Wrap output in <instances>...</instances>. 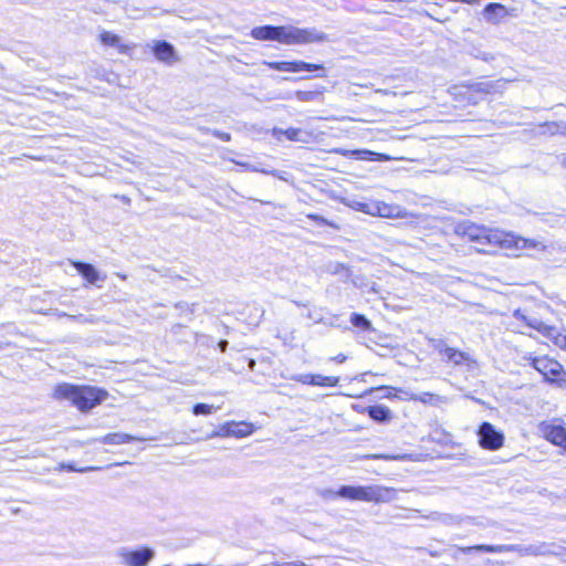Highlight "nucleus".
I'll list each match as a JSON object with an SVG mask.
<instances>
[{
    "label": "nucleus",
    "instance_id": "412c9836",
    "mask_svg": "<svg viewBox=\"0 0 566 566\" xmlns=\"http://www.w3.org/2000/svg\"><path fill=\"white\" fill-rule=\"evenodd\" d=\"M429 520L433 522H438L444 525H457L460 524V518L457 515L432 512L429 516Z\"/></svg>",
    "mask_w": 566,
    "mask_h": 566
},
{
    "label": "nucleus",
    "instance_id": "aec40b11",
    "mask_svg": "<svg viewBox=\"0 0 566 566\" xmlns=\"http://www.w3.org/2000/svg\"><path fill=\"white\" fill-rule=\"evenodd\" d=\"M368 415L378 422H386L391 419V411L385 406H373L368 408Z\"/></svg>",
    "mask_w": 566,
    "mask_h": 566
},
{
    "label": "nucleus",
    "instance_id": "79ce46f5",
    "mask_svg": "<svg viewBox=\"0 0 566 566\" xmlns=\"http://www.w3.org/2000/svg\"><path fill=\"white\" fill-rule=\"evenodd\" d=\"M560 165L566 168V156H563L560 159Z\"/></svg>",
    "mask_w": 566,
    "mask_h": 566
},
{
    "label": "nucleus",
    "instance_id": "a878e982",
    "mask_svg": "<svg viewBox=\"0 0 566 566\" xmlns=\"http://www.w3.org/2000/svg\"><path fill=\"white\" fill-rule=\"evenodd\" d=\"M99 468H96V467L77 468V467H75L73 464L61 463L59 465L57 470H60V471L67 470V471H71V472H91V471H96Z\"/></svg>",
    "mask_w": 566,
    "mask_h": 566
},
{
    "label": "nucleus",
    "instance_id": "58836bf2",
    "mask_svg": "<svg viewBox=\"0 0 566 566\" xmlns=\"http://www.w3.org/2000/svg\"><path fill=\"white\" fill-rule=\"evenodd\" d=\"M333 360L337 363H344L346 360V356L343 354L337 355L336 357L332 358Z\"/></svg>",
    "mask_w": 566,
    "mask_h": 566
},
{
    "label": "nucleus",
    "instance_id": "f8f14e48",
    "mask_svg": "<svg viewBox=\"0 0 566 566\" xmlns=\"http://www.w3.org/2000/svg\"><path fill=\"white\" fill-rule=\"evenodd\" d=\"M434 349L438 350L439 354L443 355L449 363H452L455 366L470 365L474 363V360L469 356V354L449 347L442 342H438L434 345Z\"/></svg>",
    "mask_w": 566,
    "mask_h": 566
},
{
    "label": "nucleus",
    "instance_id": "ea45409f",
    "mask_svg": "<svg viewBox=\"0 0 566 566\" xmlns=\"http://www.w3.org/2000/svg\"><path fill=\"white\" fill-rule=\"evenodd\" d=\"M227 346H228V342L227 340H221L219 343V347H220L221 352H226Z\"/></svg>",
    "mask_w": 566,
    "mask_h": 566
},
{
    "label": "nucleus",
    "instance_id": "4c0bfd02",
    "mask_svg": "<svg viewBox=\"0 0 566 566\" xmlns=\"http://www.w3.org/2000/svg\"><path fill=\"white\" fill-rule=\"evenodd\" d=\"M219 138L226 140V142H229L230 140V134L228 133H217L216 134Z\"/></svg>",
    "mask_w": 566,
    "mask_h": 566
},
{
    "label": "nucleus",
    "instance_id": "1a4fd4ad",
    "mask_svg": "<svg viewBox=\"0 0 566 566\" xmlns=\"http://www.w3.org/2000/svg\"><path fill=\"white\" fill-rule=\"evenodd\" d=\"M479 443L483 449L499 450L504 442V434L490 422H483L478 431Z\"/></svg>",
    "mask_w": 566,
    "mask_h": 566
},
{
    "label": "nucleus",
    "instance_id": "bb28decb",
    "mask_svg": "<svg viewBox=\"0 0 566 566\" xmlns=\"http://www.w3.org/2000/svg\"><path fill=\"white\" fill-rule=\"evenodd\" d=\"M547 130L554 135V134H562V135H565L566 136V123L564 122H560V123H551V124H547Z\"/></svg>",
    "mask_w": 566,
    "mask_h": 566
},
{
    "label": "nucleus",
    "instance_id": "72a5a7b5",
    "mask_svg": "<svg viewBox=\"0 0 566 566\" xmlns=\"http://www.w3.org/2000/svg\"><path fill=\"white\" fill-rule=\"evenodd\" d=\"M365 458L382 459V460H398L400 457L399 455H389V454H369V455H366Z\"/></svg>",
    "mask_w": 566,
    "mask_h": 566
},
{
    "label": "nucleus",
    "instance_id": "7c9ffc66",
    "mask_svg": "<svg viewBox=\"0 0 566 566\" xmlns=\"http://www.w3.org/2000/svg\"><path fill=\"white\" fill-rule=\"evenodd\" d=\"M262 174L264 175H272L281 180H284V181H290V175L285 171H280V170H269V169H265L262 170Z\"/></svg>",
    "mask_w": 566,
    "mask_h": 566
},
{
    "label": "nucleus",
    "instance_id": "2f4dec72",
    "mask_svg": "<svg viewBox=\"0 0 566 566\" xmlns=\"http://www.w3.org/2000/svg\"><path fill=\"white\" fill-rule=\"evenodd\" d=\"M307 218L317 222L318 224H325V226H329L333 228H337V226L335 223L328 221L327 219H325L324 217H322L319 214L310 213V214H307Z\"/></svg>",
    "mask_w": 566,
    "mask_h": 566
},
{
    "label": "nucleus",
    "instance_id": "5701e85b",
    "mask_svg": "<svg viewBox=\"0 0 566 566\" xmlns=\"http://www.w3.org/2000/svg\"><path fill=\"white\" fill-rule=\"evenodd\" d=\"M350 323L355 327H358L363 331L371 329V323L364 315H360V314H356V313L352 314Z\"/></svg>",
    "mask_w": 566,
    "mask_h": 566
},
{
    "label": "nucleus",
    "instance_id": "2eb2a0df",
    "mask_svg": "<svg viewBox=\"0 0 566 566\" xmlns=\"http://www.w3.org/2000/svg\"><path fill=\"white\" fill-rule=\"evenodd\" d=\"M151 50L157 60L165 63H172L178 60L174 46L166 41H155Z\"/></svg>",
    "mask_w": 566,
    "mask_h": 566
},
{
    "label": "nucleus",
    "instance_id": "9d476101",
    "mask_svg": "<svg viewBox=\"0 0 566 566\" xmlns=\"http://www.w3.org/2000/svg\"><path fill=\"white\" fill-rule=\"evenodd\" d=\"M539 431L543 437L555 446L566 449V428L560 424L542 422Z\"/></svg>",
    "mask_w": 566,
    "mask_h": 566
},
{
    "label": "nucleus",
    "instance_id": "39448f33",
    "mask_svg": "<svg viewBox=\"0 0 566 566\" xmlns=\"http://www.w3.org/2000/svg\"><path fill=\"white\" fill-rule=\"evenodd\" d=\"M335 495L353 501L387 503L396 500L397 491L382 485H344Z\"/></svg>",
    "mask_w": 566,
    "mask_h": 566
},
{
    "label": "nucleus",
    "instance_id": "f3484780",
    "mask_svg": "<svg viewBox=\"0 0 566 566\" xmlns=\"http://www.w3.org/2000/svg\"><path fill=\"white\" fill-rule=\"evenodd\" d=\"M270 67L276 69L279 71H318L321 66L308 64L305 62H275L269 63Z\"/></svg>",
    "mask_w": 566,
    "mask_h": 566
},
{
    "label": "nucleus",
    "instance_id": "a19ab883",
    "mask_svg": "<svg viewBox=\"0 0 566 566\" xmlns=\"http://www.w3.org/2000/svg\"><path fill=\"white\" fill-rule=\"evenodd\" d=\"M563 555H557L558 557L563 558L564 562H566V547L559 546Z\"/></svg>",
    "mask_w": 566,
    "mask_h": 566
},
{
    "label": "nucleus",
    "instance_id": "f257e3e1",
    "mask_svg": "<svg viewBox=\"0 0 566 566\" xmlns=\"http://www.w3.org/2000/svg\"><path fill=\"white\" fill-rule=\"evenodd\" d=\"M454 233L461 238H467L471 242L480 244L483 252L488 249L504 250H525L535 249L544 251L546 245L542 241L516 237L511 232H504L499 229H490L485 226L475 224L471 221H463L455 226Z\"/></svg>",
    "mask_w": 566,
    "mask_h": 566
},
{
    "label": "nucleus",
    "instance_id": "c9c22d12",
    "mask_svg": "<svg viewBox=\"0 0 566 566\" xmlns=\"http://www.w3.org/2000/svg\"><path fill=\"white\" fill-rule=\"evenodd\" d=\"M377 390H382V391H385L384 397H386V398H391V397H394V396H395V395L392 394V391H394V390H396V389H395V388H392V387L382 386V387L377 388Z\"/></svg>",
    "mask_w": 566,
    "mask_h": 566
},
{
    "label": "nucleus",
    "instance_id": "a18cd8bd",
    "mask_svg": "<svg viewBox=\"0 0 566 566\" xmlns=\"http://www.w3.org/2000/svg\"><path fill=\"white\" fill-rule=\"evenodd\" d=\"M564 346L566 347V337H565V344H564Z\"/></svg>",
    "mask_w": 566,
    "mask_h": 566
},
{
    "label": "nucleus",
    "instance_id": "0eeeda50",
    "mask_svg": "<svg viewBox=\"0 0 566 566\" xmlns=\"http://www.w3.org/2000/svg\"><path fill=\"white\" fill-rule=\"evenodd\" d=\"M117 556L124 566H147L155 557V552L149 547L137 549L122 547L117 551Z\"/></svg>",
    "mask_w": 566,
    "mask_h": 566
},
{
    "label": "nucleus",
    "instance_id": "20e7f679",
    "mask_svg": "<svg viewBox=\"0 0 566 566\" xmlns=\"http://www.w3.org/2000/svg\"><path fill=\"white\" fill-rule=\"evenodd\" d=\"M107 394L98 388L91 386H73L70 384H61L54 389L56 399H66L71 401L81 411H86L101 403Z\"/></svg>",
    "mask_w": 566,
    "mask_h": 566
},
{
    "label": "nucleus",
    "instance_id": "7ed1b4c3",
    "mask_svg": "<svg viewBox=\"0 0 566 566\" xmlns=\"http://www.w3.org/2000/svg\"><path fill=\"white\" fill-rule=\"evenodd\" d=\"M463 553L470 552H484V553H517L521 557L524 556H547V555H563L559 545L555 543L539 542L530 545H473L459 547Z\"/></svg>",
    "mask_w": 566,
    "mask_h": 566
},
{
    "label": "nucleus",
    "instance_id": "9b49d317",
    "mask_svg": "<svg viewBox=\"0 0 566 566\" xmlns=\"http://www.w3.org/2000/svg\"><path fill=\"white\" fill-rule=\"evenodd\" d=\"M252 423L230 421L223 423L213 436L244 438L252 434Z\"/></svg>",
    "mask_w": 566,
    "mask_h": 566
},
{
    "label": "nucleus",
    "instance_id": "473e14b6",
    "mask_svg": "<svg viewBox=\"0 0 566 566\" xmlns=\"http://www.w3.org/2000/svg\"><path fill=\"white\" fill-rule=\"evenodd\" d=\"M317 94H318V92H314V91H298V92H296V95H297L298 99H301V101H311Z\"/></svg>",
    "mask_w": 566,
    "mask_h": 566
},
{
    "label": "nucleus",
    "instance_id": "c85d7f7f",
    "mask_svg": "<svg viewBox=\"0 0 566 566\" xmlns=\"http://www.w3.org/2000/svg\"><path fill=\"white\" fill-rule=\"evenodd\" d=\"M356 210L368 213L371 216V209L374 210L375 203L373 202H360L357 201L353 206Z\"/></svg>",
    "mask_w": 566,
    "mask_h": 566
},
{
    "label": "nucleus",
    "instance_id": "e433bc0d",
    "mask_svg": "<svg viewBox=\"0 0 566 566\" xmlns=\"http://www.w3.org/2000/svg\"><path fill=\"white\" fill-rule=\"evenodd\" d=\"M499 8H502L501 4H497V3H489L485 8L486 11H493L495 9H499Z\"/></svg>",
    "mask_w": 566,
    "mask_h": 566
},
{
    "label": "nucleus",
    "instance_id": "cd10ccee",
    "mask_svg": "<svg viewBox=\"0 0 566 566\" xmlns=\"http://www.w3.org/2000/svg\"><path fill=\"white\" fill-rule=\"evenodd\" d=\"M313 376L314 374H298V375H292L287 377L291 380L304 384V385H311L313 384Z\"/></svg>",
    "mask_w": 566,
    "mask_h": 566
},
{
    "label": "nucleus",
    "instance_id": "a211bd4d",
    "mask_svg": "<svg viewBox=\"0 0 566 566\" xmlns=\"http://www.w3.org/2000/svg\"><path fill=\"white\" fill-rule=\"evenodd\" d=\"M272 134L277 138V140H281V136H285L289 140L305 143L308 137V134L300 128H287L285 130L281 128H273Z\"/></svg>",
    "mask_w": 566,
    "mask_h": 566
},
{
    "label": "nucleus",
    "instance_id": "ddd939ff",
    "mask_svg": "<svg viewBox=\"0 0 566 566\" xmlns=\"http://www.w3.org/2000/svg\"><path fill=\"white\" fill-rule=\"evenodd\" d=\"M72 265L86 280L88 284L97 285L98 282H103L106 279V275L101 273L92 264L80 261H72Z\"/></svg>",
    "mask_w": 566,
    "mask_h": 566
},
{
    "label": "nucleus",
    "instance_id": "37998d69",
    "mask_svg": "<svg viewBox=\"0 0 566 566\" xmlns=\"http://www.w3.org/2000/svg\"><path fill=\"white\" fill-rule=\"evenodd\" d=\"M356 153H364V154H368V155H374V153L367 151V150H357Z\"/></svg>",
    "mask_w": 566,
    "mask_h": 566
},
{
    "label": "nucleus",
    "instance_id": "4be33fe9",
    "mask_svg": "<svg viewBox=\"0 0 566 566\" xmlns=\"http://www.w3.org/2000/svg\"><path fill=\"white\" fill-rule=\"evenodd\" d=\"M339 382V378L335 376H323L314 374L312 386L318 387H334Z\"/></svg>",
    "mask_w": 566,
    "mask_h": 566
},
{
    "label": "nucleus",
    "instance_id": "f704fd0d",
    "mask_svg": "<svg viewBox=\"0 0 566 566\" xmlns=\"http://www.w3.org/2000/svg\"><path fill=\"white\" fill-rule=\"evenodd\" d=\"M273 566H312L303 562H285V563H276Z\"/></svg>",
    "mask_w": 566,
    "mask_h": 566
},
{
    "label": "nucleus",
    "instance_id": "423d86ee",
    "mask_svg": "<svg viewBox=\"0 0 566 566\" xmlns=\"http://www.w3.org/2000/svg\"><path fill=\"white\" fill-rule=\"evenodd\" d=\"M531 361V365L543 375L546 381L557 382L564 380L562 375L565 374L563 366L555 359L547 356L542 357H525Z\"/></svg>",
    "mask_w": 566,
    "mask_h": 566
},
{
    "label": "nucleus",
    "instance_id": "393cba45",
    "mask_svg": "<svg viewBox=\"0 0 566 566\" xmlns=\"http://www.w3.org/2000/svg\"><path fill=\"white\" fill-rule=\"evenodd\" d=\"M219 407H213L211 405H207V403H197L193 406L192 408V412L193 415L196 416H199V415H210L212 413L214 410H218Z\"/></svg>",
    "mask_w": 566,
    "mask_h": 566
},
{
    "label": "nucleus",
    "instance_id": "6e6552de",
    "mask_svg": "<svg viewBox=\"0 0 566 566\" xmlns=\"http://www.w3.org/2000/svg\"><path fill=\"white\" fill-rule=\"evenodd\" d=\"M97 39L101 45L114 49L118 54L130 55L136 49L135 43L128 42L119 34L104 29L99 30Z\"/></svg>",
    "mask_w": 566,
    "mask_h": 566
},
{
    "label": "nucleus",
    "instance_id": "dca6fc26",
    "mask_svg": "<svg viewBox=\"0 0 566 566\" xmlns=\"http://www.w3.org/2000/svg\"><path fill=\"white\" fill-rule=\"evenodd\" d=\"M375 207L371 209V216H379L381 218H405L407 211L399 206L388 205L381 201H374Z\"/></svg>",
    "mask_w": 566,
    "mask_h": 566
},
{
    "label": "nucleus",
    "instance_id": "4468645a",
    "mask_svg": "<svg viewBox=\"0 0 566 566\" xmlns=\"http://www.w3.org/2000/svg\"><path fill=\"white\" fill-rule=\"evenodd\" d=\"M398 391L402 395L399 397L402 400L419 401L430 406H438L447 401V398L431 392L413 394L402 389H398Z\"/></svg>",
    "mask_w": 566,
    "mask_h": 566
},
{
    "label": "nucleus",
    "instance_id": "b1692460",
    "mask_svg": "<svg viewBox=\"0 0 566 566\" xmlns=\"http://www.w3.org/2000/svg\"><path fill=\"white\" fill-rule=\"evenodd\" d=\"M513 315H514V317H515V318H517V319L525 321V322H526V324H527L530 327H532V328H534V329H536V331H538V332H542V331L544 329V327H545V325H544L541 321H538V319H534V321H530V319H527V318L525 317V315H524V314H522V312H521L520 310H516V311L514 312V314H513Z\"/></svg>",
    "mask_w": 566,
    "mask_h": 566
},
{
    "label": "nucleus",
    "instance_id": "f03ea898",
    "mask_svg": "<svg viewBox=\"0 0 566 566\" xmlns=\"http://www.w3.org/2000/svg\"><path fill=\"white\" fill-rule=\"evenodd\" d=\"M251 36L259 41H274L284 45H303L327 41V35L316 28L294 25H261L251 30Z\"/></svg>",
    "mask_w": 566,
    "mask_h": 566
},
{
    "label": "nucleus",
    "instance_id": "c756f323",
    "mask_svg": "<svg viewBox=\"0 0 566 566\" xmlns=\"http://www.w3.org/2000/svg\"><path fill=\"white\" fill-rule=\"evenodd\" d=\"M230 161L234 163L235 165L238 166H241L242 168H244L245 170L248 171H254V172H262V170H264V168H261L259 166H255V165H251L249 163H244V161H237L234 159H229Z\"/></svg>",
    "mask_w": 566,
    "mask_h": 566
},
{
    "label": "nucleus",
    "instance_id": "6ab92c4d",
    "mask_svg": "<svg viewBox=\"0 0 566 566\" xmlns=\"http://www.w3.org/2000/svg\"><path fill=\"white\" fill-rule=\"evenodd\" d=\"M135 440L139 439L123 432L108 433L102 438L96 439V441L104 444H125Z\"/></svg>",
    "mask_w": 566,
    "mask_h": 566
},
{
    "label": "nucleus",
    "instance_id": "c03bdc74",
    "mask_svg": "<svg viewBox=\"0 0 566 566\" xmlns=\"http://www.w3.org/2000/svg\"><path fill=\"white\" fill-rule=\"evenodd\" d=\"M117 276L120 277L122 280H126V275L125 274L117 273Z\"/></svg>",
    "mask_w": 566,
    "mask_h": 566
}]
</instances>
